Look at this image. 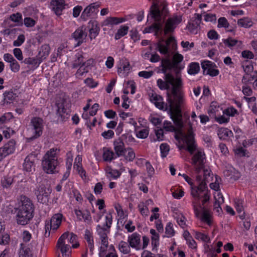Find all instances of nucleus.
<instances>
[{
    "label": "nucleus",
    "mask_w": 257,
    "mask_h": 257,
    "mask_svg": "<svg viewBox=\"0 0 257 257\" xmlns=\"http://www.w3.org/2000/svg\"><path fill=\"white\" fill-rule=\"evenodd\" d=\"M72 36L77 42L76 46H79L83 42V40L86 36V33L84 32L82 27H79L75 31Z\"/></svg>",
    "instance_id": "nucleus-29"
},
{
    "label": "nucleus",
    "mask_w": 257,
    "mask_h": 257,
    "mask_svg": "<svg viewBox=\"0 0 257 257\" xmlns=\"http://www.w3.org/2000/svg\"><path fill=\"white\" fill-rule=\"evenodd\" d=\"M34 244V241H32L28 244H20L19 257H33Z\"/></svg>",
    "instance_id": "nucleus-23"
},
{
    "label": "nucleus",
    "mask_w": 257,
    "mask_h": 257,
    "mask_svg": "<svg viewBox=\"0 0 257 257\" xmlns=\"http://www.w3.org/2000/svg\"><path fill=\"white\" fill-rule=\"evenodd\" d=\"M162 31V26L159 23H153L150 26L146 27L143 32L144 33H154L155 35H157L159 33Z\"/></svg>",
    "instance_id": "nucleus-30"
},
{
    "label": "nucleus",
    "mask_w": 257,
    "mask_h": 257,
    "mask_svg": "<svg viewBox=\"0 0 257 257\" xmlns=\"http://www.w3.org/2000/svg\"><path fill=\"white\" fill-rule=\"evenodd\" d=\"M204 75L215 77L219 74V71L215 63L209 60H203L201 63Z\"/></svg>",
    "instance_id": "nucleus-14"
},
{
    "label": "nucleus",
    "mask_w": 257,
    "mask_h": 257,
    "mask_svg": "<svg viewBox=\"0 0 257 257\" xmlns=\"http://www.w3.org/2000/svg\"><path fill=\"white\" fill-rule=\"evenodd\" d=\"M129 27L126 25H122L117 30L114 36L115 40L120 39L121 37L126 35L128 31Z\"/></svg>",
    "instance_id": "nucleus-45"
},
{
    "label": "nucleus",
    "mask_w": 257,
    "mask_h": 257,
    "mask_svg": "<svg viewBox=\"0 0 257 257\" xmlns=\"http://www.w3.org/2000/svg\"><path fill=\"white\" fill-rule=\"evenodd\" d=\"M237 24L241 27L247 28L252 26V22L250 19L247 17H244L238 20Z\"/></svg>",
    "instance_id": "nucleus-46"
},
{
    "label": "nucleus",
    "mask_w": 257,
    "mask_h": 257,
    "mask_svg": "<svg viewBox=\"0 0 257 257\" xmlns=\"http://www.w3.org/2000/svg\"><path fill=\"white\" fill-rule=\"evenodd\" d=\"M183 108H181V110ZM181 120L182 123V127L176 125V127L172 123L168 120H165L163 122V130L166 132H174L175 139L181 145L179 146L180 149H186L191 154H193L196 149L195 144L194 134L192 131V126H190L187 134L183 133L182 129L183 128V121L182 114H181Z\"/></svg>",
    "instance_id": "nucleus-2"
},
{
    "label": "nucleus",
    "mask_w": 257,
    "mask_h": 257,
    "mask_svg": "<svg viewBox=\"0 0 257 257\" xmlns=\"http://www.w3.org/2000/svg\"><path fill=\"white\" fill-rule=\"evenodd\" d=\"M84 238L87 243L90 251L92 252L94 248L93 233L89 230L86 229L85 230Z\"/></svg>",
    "instance_id": "nucleus-33"
},
{
    "label": "nucleus",
    "mask_w": 257,
    "mask_h": 257,
    "mask_svg": "<svg viewBox=\"0 0 257 257\" xmlns=\"http://www.w3.org/2000/svg\"><path fill=\"white\" fill-rule=\"evenodd\" d=\"M151 244L153 251H157L160 245V235L151 236Z\"/></svg>",
    "instance_id": "nucleus-60"
},
{
    "label": "nucleus",
    "mask_w": 257,
    "mask_h": 257,
    "mask_svg": "<svg viewBox=\"0 0 257 257\" xmlns=\"http://www.w3.org/2000/svg\"><path fill=\"white\" fill-rule=\"evenodd\" d=\"M205 158L204 151L201 150H198L193 156L192 163L196 167V172L200 173L201 169L203 168Z\"/></svg>",
    "instance_id": "nucleus-16"
},
{
    "label": "nucleus",
    "mask_w": 257,
    "mask_h": 257,
    "mask_svg": "<svg viewBox=\"0 0 257 257\" xmlns=\"http://www.w3.org/2000/svg\"><path fill=\"white\" fill-rule=\"evenodd\" d=\"M194 237L197 240L201 241L206 243H210V238L209 235L199 231H195Z\"/></svg>",
    "instance_id": "nucleus-44"
},
{
    "label": "nucleus",
    "mask_w": 257,
    "mask_h": 257,
    "mask_svg": "<svg viewBox=\"0 0 257 257\" xmlns=\"http://www.w3.org/2000/svg\"><path fill=\"white\" fill-rule=\"evenodd\" d=\"M57 149L52 148L47 152L42 160V165L44 171L47 174H53L59 165Z\"/></svg>",
    "instance_id": "nucleus-6"
},
{
    "label": "nucleus",
    "mask_w": 257,
    "mask_h": 257,
    "mask_svg": "<svg viewBox=\"0 0 257 257\" xmlns=\"http://www.w3.org/2000/svg\"><path fill=\"white\" fill-rule=\"evenodd\" d=\"M161 157L166 158L170 151V146L167 143H162L160 146Z\"/></svg>",
    "instance_id": "nucleus-54"
},
{
    "label": "nucleus",
    "mask_w": 257,
    "mask_h": 257,
    "mask_svg": "<svg viewBox=\"0 0 257 257\" xmlns=\"http://www.w3.org/2000/svg\"><path fill=\"white\" fill-rule=\"evenodd\" d=\"M127 241L132 248L137 250L141 249V235L139 233L134 232L129 235Z\"/></svg>",
    "instance_id": "nucleus-27"
},
{
    "label": "nucleus",
    "mask_w": 257,
    "mask_h": 257,
    "mask_svg": "<svg viewBox=\"0 0 257 257\" xmlns=\"http://www.w3.org/2000/svg\"><path fill=\"white\" fill-rule=\"evenodd\" d=\"M244 200L240 198L234 199V207L238 213H241L244 210Z\"/></svg>",
    "instance_id": "nucleus-52"
},
{
    "label": "nucleus",
    "mask_w": 257,
    "mask_h": 257,
    "mask_svg": "<svg viewBox=\"0 0 257 257\" xmlns=\"http://www.w3.org/2000/svg\"><path fill=\"white\" fill-rule=\"evenodd\" d=\"M3 96L4 99L7 104L13 103L16 98L18 97L17 94L14 92L13 89L5 91Z\"/></svg>",
    "instance_id": "nucleus-37"
},
{
    "label": "nucleus",
    "mask_w": 257,
    "mask_h": 257,
    "mask_svg": "<svg viewBox=\"0 0 257 257\" xmlns=\"http://www.w3.org/2000/svg\"><path fill=\"white\" fill-rule=\"evenodd\" d=\"M134 131L136 137L141 139L147 138L149 134V129L147 127L139 126V127H136Z\"/></svg>",
    "instance_id": "nucleus-36"
},
{
    "label": "nucleus",
    "mask_w": 257,
    "mask_h": 257,
    "mask_svg": "<svg viewBox=\"0 0 257 257\" xmlns=\"http://www.w3.org/2000/svg\"><path fill=\"white\" fill-rule=\"evenodd\" d=\"M165 233L167 237H171L175 235V231L174 229L173 224L171 222L167 223L165 227Z\"/></svg>",
    "instance_id": "nucleus-51"
},
{
    "label": "nucleus",
    "mask_w": 257,
    "mask_h": 257,
    "mask_svg": "<svg viewBox=\"0 0 257 257\" xmlns=\"http://www.w3.org/2000/svg\"><path fill=\"white\" fill-rule=\"evenodd\" d=\"M176 47L177 42L175 37L170 36L164 43H158L157 48L161 54L167 55L169 53V47H172V48L174 49L176 48Z\"/></svg>",
    "instance_id": "nucleus-12"
},
{
    "label": "nucleus",
    "mask_w": 257,
    "mask_h": 257,
    "mask_svg": "<svg viewBox=\"0 0 257 257\" xmlns=\"http://www.w3.org/2000/svg\"><path fill=\"white\" fill-rule=\"evenodd\" d=\"M218 135L222 140H226L227 138L233 136V133L227 128H220L218 130Z\"/></svg>",
    "instance_id": "nucleus-42"
},
{
    "label": "nucleus",
    "mask_w": 257,
    "mask_h": 257,
    "mask_svg": "<svg viewBox=\"0 0 257 257\" xmlns=\"http://www.w3.org/2000/svg\"><path fill=\"white\" fill-rule=\"evenodd\" d=\"M222 42L226 47L232 49L233 47L236 45L238 41L233 39L231 37H228L227 39H222Z\"/></svg>",
    "instance_id": "nucleus-47"
},
{
    "label": "nucleus",
    "mask_w": 257,
    "mask_h": 257,
    "mask_svg": "<svg viewBox=\"0 0 257 257\" xmlns=\"http://www.w3.org/2000/svg\"><path fill=\"white\" fill-rule=\"evenodd\" d=\"M74 211L78 221H83L87 224H91L92 222L91 213L88 209H75Z\"/></svg>",
    "instance_id": "nucleus-18"
},
{
    "label": "nucleus",
    "mask_w": 257,
    "mask_h": 257,
    "mask_svg": "<svg viewBox=\"0 0 257 257\" xmlns=\"http://www.w3.org/2000/svg\"><path fill=\"white\" fill-rule=\"evenodd\" d=\"M124 21L125 19L122 18L109 17L106 19V22L107 25H114L121 23Z\"/></svg>",
    "instance_id": "nucleus-55"
},
{
    "label": "nucleus",
    "mask_w": 257,
    "mask_h": 257,
    "mask_svg": "<svg viewBox=\"0 0 257 257\" xmlns=\"http://www.w3.org/2000/svg\"><path fill=\"white\" fill-rule=\"evenodd\" d=\"M157 84L162 90H168L172 85V94L174 98H172L168 93L167 101L170 102L169 106L171 108V111H173L174 116L178 118L180 114L179 107L185 103L184 95L181 91L183 85L181 77H175L171 73H167L165 75L164 80L160 78L157 80ZM176 121L178 124L180 123L178 119Z\"/></svg>",
    "instance_id": "nucleus-1"
},
{
    "label": "nucleus",
    "mask_w": 257,
    "mask_h": 257,
    "mask_svg": "<svg viewBox=\"0 0 257 257\" xmlns=\"http://www.w3.org/2000/svg\"><path fill=\"white\" fill-rule=\"evenodd\" d=\"M84 83L89 88H95L98 85V83L95 81L92 78H87L84 81Z\"/></svg>",
    "instance_id": "nucleus-64"
},
{
    "label": "nucleus",
    "mask_w": 257,
    "mask_h": 257,
    "mask_svg": "<svg viewBox=\"0 0 257 257\" xmlns=\"http://www.w3.org/2000/svg\"><path fill=\"white\" fill-rule=\"evenodd\" d=\"M160 67H161V72L165 75L168 73V71L173 69L171 61L167 58H162L161 60Z\"/></svg>",
    "instance_id": "nucleus-34"
},
{
    "label": "nucleus",
    "mask_w": 257,
    "mask_h": 257,
    "mask_svg": "<svg viewBox=\"0 0 257 257\" xmlns=\"http://www.w3.org/2000/svg\"><path fill=\"white\" fill-rule=\"evenodd\" d=\"M34 205L32 201L24 196L22 200V205L18 209L16 216L18 224L25 225L33 218L34 215Z\"/></svg>",
    "instance_id": "nucleus-3"
},
{
    "label": "nucleus",
    "mask_w": 257,
    "mask_h": 257,
    "mask_svg": "<svg viewBox=\"0 0 257 257\" xmlns=\"http://www.w3.org/2000/svg\"><path fill=\"white\" fill-rule=\"evenodd\" d=\"M229 26V23L225 17H220L217 21V27L218 28H227Z\"/></svg>",
    "instance_id": "nucleus-61"
},
{
    "label": "nucleus",
    "mask_w": 257,
    "mask_h": 257,
    "mask_svg": "<svg viewBox=\"0 0 257 257\" xmlns=\"http://www.w3.org/2000/svg\"><path fill=\"white\" fill-rule=\"evenodd\" d=\"M200 70L198 62H193L190 63L187 68V73L191 75H195L198 74Z\"/></svg>",
    "instance_id": "nucleus-39"
},
{
    "label": "nucleus",
    "mask_w": 257,
    "mask_h": 257,
    "mask_svg": "<svg viewBox=\"0 0 257 257\" xmlns=\"http://www.w3.org/2000/svg\"><path fill=\"white\" fill-rule=\"evenodd\" d=\"M183 60V56L179 53H175L172 58L171 63L175 72L176 77L181 76L180 73L185 68V64L182 63Z\"/></svg>",
    "instance_id": "nucleus-13"
},
{
    "label": "nucleus",
    "mask_w": 257,
    "mask_h": 257,
    "mask_svg": "<svg viewBox=\"0 0 257 257\" xmlns=\"http://www.w3.org/2000/svg\"><path fill=\"white\" fill-rule=\"evenodd\" d=\"M114 150L118 157L124 156L126 149L123 141L120 139L115 140L113 142Z\"/></svg>",
    "instance_id": "nucleus-25"
},
{
    "label": "nucleus",
    "mask_w": 257,
    "mask_h": 257,
    "mask_svg": "<svg viewBox=\"0 0 257 257\" xmlns=\"http://www.w3.org/2000/svg\"><path fill=\"white\" fill-rule=\"evenodd\" d=\"M23 242L20 244H28L32 238V234L28 230H24L22 233Z\"/></svg>",
    "instance_id": "nucleus-57"
},
{
    "label": "nucleus",
    "mask_w": 257,
    "mask_h": 257,
    "mask_svg": "<svg viewBox=\"0 0 257 257\" xmlns=\"http://www.w3.org/2000/svg\"><path fill=\"white\" fill-rule=\"evenodd\" d=\"M65 219L62 213H58L54 214L45 224V235L47 233L50 235V232H55L60 226L62 220Z\"/></svg>",
    "instance_id": "nucleus-9"
},
{
    "label": "nucleus",
    "mask_w": 257,
    "mask_h": 257,
    "mask_svg": "<svg viewBox=\"0 0 257 257\" xmlns=\"http://www.w3.org/2000/svg\"><path fill=\"white\" fill-rule=\"evenodd\" d=\"M66 239L72 244L76 242L77 236L72 232L69 233V232H65L59 238L57 242V246L60 250L63 257H69L71 253L70 245L65 243Z\"/></svg>",
    "instance_id": "nucleus-8"
},
{
    "label": "nucleus",
    "mask_w": 257,
    "mask_h": 257,
    "mask_svg": "<svg viewBox=\"0 0 257 257\" xmlns=\"http://www.w3.org/2000/svg\"><path fill=\"white\" fill-rule=\"evenodd\" d=\"M51 192V190L49 188L46 187L43 184L39 185L35 191L38 201L42 204L48 202Z\"/></svg>",
    "instance_id": "nucleus-15"
},
{
    "label": "nucleus",
    "mask_w": 257,
    "mask_h": 257,
    "mask_svg": "<svg viewBox=\"0 0 257 257\" xmlns=\"http://www.w3.org/2000/svg\"><path fill=\"white\" fill-rule=\"evenodd\" d=\"M36 156L33 154L28 155L25 158L23 164L24 171L28 173H33L35 171Z\"/></svg>",
    "instance_id": "nucleus-20"
},
{
    "label": "nucleus",
    "mask_w": 257,
    "mask_h": 257,
    "mask_svg": "<svg viewBox=\"0 0 257 257\" xmlns=\"http://www.w3.org/2000/svg\"><path fill=\"white\" fill-rule=\"evenodd\" d=\"M256 144H257V137H254L248 140H244L242 143L243 147L245 148Z\"/></svg>",
    "instance_id": "nucleus-62"
},
{
    "label": "nucleus",
    "mask_w": 257,
    "mask_h": 257,
    "mask_svg": "<svg viewBox=\"0 0 257 257\" xmlns=\"http://www.w3.org/2000/svg\"><path fill=\"white\" fill-rule=\"evenodd\" d=\"M89 36L91 40L95 39L99 34L100 28L96 22H94L92 24V27L89 29Z\"/></svg>",
    "instance_id": "nucleus-43"
},
{
    "label": "nucleus",
    "mask_w": 257,
    "mask_h": 257,
    "mask_svg": "<svg viewBox=\"0 0 257 257\" xmlns=\"http://www.w3.org/2000/svg\"><path fill=\"white\" fill-rule=\"evenodd\" d=\"M51 5L53 6V11L57 16H60L62 12L65 8L66 4L65 0H52Z\"/></svg>",
    "instance_id": "nucleus-28"
},
{
    "label": "nucleus",
    "mask_w": 257,
    "mask_h": 257,
    "mask_svg": "<svg viewBox=\"0 0 257 257\" xmlns=\"http://www.w3.org/2000/svg\"><path fill=\"white\" fill-rule=\"evenodd\" d=\"M181 21L182 18L180 16H175L172 18H168L165 25V34H167L173 32L177 25H178Z\"/></svg>",
    "instance_id": "nucleus-17"
},
{
    "label": "nucleus",
    "mask_w": 257,
    "mask_h": 257,
    "mask_svg": "<svg viewBox=\"0 0 257 257\" xmlns=\"http://www.w3.org/2000/svg\"><path fill=\"white\" fill-rule=\"evenodd\" d=\"M223 114L228 116L229 117L230 116L233 117L236 115H238L239 112L233 106H230L227 107L223 111Z\"/></svg>",
    "instance_id": "nucleus-49"
},
{
    "label": "nucleus",
    "mask_w": 257,
    "mask_h": 257,
    "mask_svg": "<svg viewBox=\"0 0 257 257\" xmlns=\"http://www.w3.org/2000/svg\"><path fill=\"white\" fill-rule=\"evenodd\" d=\"M196 17L192 22H189L187 25L188 30L192 33L196 34L198 28L200 27L202 21V16L199 14H195Z\"/></svg>",
    "instance_id": "nucleus-24"
},
{
    "label": "nucleus",
    "mask_w": 257,
    "mask_h": 257,
    "mask_svg": "<svg viewBox=\"0 0 257 257\" xmlns=\"http://www.w3.org/2000/svg\"><path fill=\"white\" fill-rule=\"evenodd\" d=\"M138 208L141 215L143 216H147L149 214V210L144 202H141L138 205Z\"/></svg>",
    "instance_id": "nucleus-59"
},
{
    "label": "nucleus",
    "mask_w": 257,
    "mask_h": 257,
    "mask_svg": "<svg viewBox=\"0 0 257 257\" xmlns=\"http://www.w3.org/2000/svg\"><path fill=\"white\" fill-rule=\"evenodd\" d=\"M107 178L109 180H116L121 175L122 172L119 170L108 167L105 170Z\"/></svg>",
    "instance_id": "nucleus-31"
},
{
    "label": "nucleus",
    "mask_w": 257,
    "mask_h": 257,
    "mask_svg": "<svg viewBox=\"0 0 257 257\" xmlns=\"http://www.w3.org/2000/svg\"><path fill=\"white\" fill-rule=\"evenodd\" d=\"M50 52V46L47 44L43 45L41 47L37 57L43 61L49 56Z\"/></svg>",
    "instance_id": "nucleus-38"
},
{
    "label": "nucleus",
    "mask_w": 257,
    "mask_h": 257,
    "mask_svg": "<svg viewBox=\"0 0 257 257\" xmlns=\"http://www.w3.org/2000/svg\"><path fill=\"white\" fill-rule=\"evenodd\" d=\"M100 6V3L99 2H96L90 4L82 12L81 15V19L84 21H87L89 18H95L99 12Z\"/></svg>",
    "instance_id": "nucleus-11"
},
{
    "label": "nucleus",
    "mask_w": 257,
    "mask_h": 257,
    "mask_svg": "<svg viewBox=\"0 0 257 257\" xmlns=\"http://www.w3.org/2000/svg\"><path fill=\"white\" fill-rule=\"evenodd\" d=\"M150 99L151 101L155 104V106L158 108L163 110H168L170 118L173 120L174 123H175L176 125L179 126V127H182V123L181 120V108H185V103L184 104H181L179 107L180 114V117H179L178 119L179 120L180 123L178 124L176 121V120L177 119V117L174 116V114H173V111H171V108L170 106H169L170 105V102L169 101H168V104L165 103L163 101V97L157 94H152L150 97Z\"/></svg>",
    "instance_id": "nucleus-7"
},
{
    "label": "nucleus",
    "mask_w": 257,
    "mask_h": 257,
    "mask_svg": "<svg viewBox=\"0 0 257 257\" xmlns=\"http://www.w3.org/2000/svg\"><path fill=\"white\" fill-rule=\"evenodd\" d=\"M197 175L196 176V179L197 182H204L206 186H207V183L209 182L210 179L213 178V174L210 169L207 168H205L204 166L201 169L200 173L197 172Z\"/></svg>",
    "instance_id": "nucleus-19"
},
{
    "label": "nucleus",
    "mask_w": 257,
    "mask_h": 257,
    "mask_svg": "<svg viewBox=\"0 0 257 257\" xmlns=\"http://www.w3.org/2000/svg\"><path fill=\"white\" fill-rule=\"evenodd\" d=\"M204 197L196 198L192 201V206L194 214L201 222L211 226L213 223V214L204 205L208 201L204 202Z\"/></svg>",
    "instance_id": "nucleus-4"
},
{
    "label": "nucleus",
    "mask_w": 257,
    "mask_h": 257,
    "mask_svg": "<svg viewBox=\"0 0 257 257\" xmlns=\"http://www.w3.org/2000/svg\"><path fill=\"white\" fill-rule=\"evenodd\" d=\"M102 150V158L104 162H111L116 158L114 152L110 148L103 147Z\"/></svg>",
    "instance_id": "nucleus-35"
},
{
    "label": "nucleus",
    "mask_w": 257,
    "mask_h": 257,
    "mask_svg": "<svg viewBox=\"0 0 257 257\" xmlns=\"http://www.w3.org/2000/svg\"><path fill=\"white\" fill-rule=\"evenodd\" d=\"M96 232L101 241V246H107L108 245V234L110 232V229L101 226L98 224L96 226Z\"/></svg>",
    "instance_id": "nucleus-21"
},
{
    "label": "nucleus",
    "mask_w": 257,
    "mask_h": 257,
    "mask_svg": "<svg viewBox=\"0 0 257 257\" xmlns=\"http://www.w3.org/2000/svg\"><path fill=\"white\" fill-rule=\"evenodd\" d=\"M235 155L239 157H244L246 156L248 153L247 151L241 146L236 147L233 150Z\"/></svg>",
    "instance_id": "nucleus-56"
},
{
    "label": "nucleus",
    "mask_w": 257,
    "mask_h": 257,
    "mask_svg": "<svg viewBox=\"0 0 257 257\" xmlns=\"http://www.w3.org/2000/svg\"><path fill=\"white\" fill-rule=\"evenodd\" d=\"M130 65L129 63L123 64L121 66L118 68L117 73L121 77H126L130 71Z\"/></svg>",
    "instance_id": "nucleus-41"
},
{
    "label": "nucleus",
    "mask_w": 257,
    "mask_h": 257,
    "mask_svg": "<svg viewBox=\"0 0 257 257\" xmlns=\"http://www.w3.org/2000/svg\"><path fill=\"white\" fill-rule=\"evenodd\" d=\"M130 247L131 246L130 244L124 241H120L118 245L119 251L125 254H128L131 252Z\"/></svg>",
    "instance_id": "nucleus-50"
},
{
    "label": "nucleus",
    "mask_w": 257,
    "mask_h": 257,
    "mask_svg": "<svg viewBox=\"0 0 257 257\" xmlns=\"http://www.w3.org/2000/svg\"><path fill=\"white\" fill-rule=\"evenodd\" d=\"M99 257H118L113 245L101 246L99 248Z\"/></svg>",
    "instance_id": "nucleus-22"
},
{
    "label": "nucleus",
    "mask_w": 257,
    "mask_h": 257,
    "mask_svg": "<svg viewBox=\"0 0 257 257\" xmlns=\"http://www.w3.org/2000/svg\"><path fill=\"white\" fill-rule=\"evenodd\" d=\"M14 179L11 176H4L2 178L1 185L4 188H10L13 183Z\"/></svg>",
    "instance_id": "nucleus-48"
},
{
    "label": "nucleus",
    "mask_w": 257,
    "mask_h": 257,
    "mask_svg": "<svg viewBox=\"0 0 257 257\" xmlns=\"http://www.w3.org/2000/svg\"><path fill=\"white\" fill-rule=\"evenodd\" d=\"M114 208L115 209L117 216H118V223L123 225L124 222V220L127 218V214H125L122 209L121 205L119 203L115 204Z\"/></svg>",
    "instance_id": "nucleus-32"
},
{
    "label": "nucleus",
    "mask_w": 257,
    "mask_h": 257,
    "mask_svg": "<svg viewBox=\"0 0 257 257\" xmlns=\"http://www.w3.org/2000/svg\"><path fill=\"white\" fill-rule=\"evenodd\" d=\"M16 141L14 139H11L5 143L4 145L1 147V149H2V151L7 157L14 153L16 150Z\"/></svg>",
    "instance_id": "nucleus-26"
},
{
    "label": "nucleus",
    "mask_w": 257,
    "mask_h": 257,
    "mask_svg": "<svg viewBox=\"0 0 257 257\" xmlns=\"http://www.w3.org/2000/svg\"><path fill=\"white\" fill-rule=\"evenodd\" d=\"M25 36L24 34H20L18 36L17 39L14 41L13 43V45L14 47H19L21 46L25 41Z\"/></svg>",
    "instance_id": "nucleus-63"
},
{
    "label": "nucleus",
    "mask_w": 257,
    "mask_h": 257,
    "mask_svg": "<svg viewBox=\"0 0 257 257\" xmlns=\"http://www.w3.org/2000/svg\"><path fill=\"white\" fill-rule=\"evenodd\" d=\"M112 211H109L108 213L105 216V222L104 224L101 225V226H104L105 228H107L110 229L112 224Z\"/></svg>",
    "instance_id": "nucleus-53"
},
{
    "label": "nucleus",
    "mask_w": 257,
    "mask_h": 257,
    "mask_svg": "<svg viewBox=\"0 0 257 257\" xmlns=\"http://www.w3.org/2000/svg\"><path fill=\"white\" fill-rule=\"evenodd\" d=\"M182 176L184 180L190 185L191 194L194 199L199 198L200 197H204V202L209 200L210 197V191L208 187L206 186L204 182L198 183L197 185H195L192 178L187 175L183 174Z\"/></svg>",
    "instance_id": "nucleus-5"
},
{
    "label": "nucleus",
    "mask_w": 257,
    "mask_h": 257,
    "mask_svg": "<svg viewBox=\"0 0 257 257\" xmlns=\"http://www.w3.org/2000/svg\"><path fill=\"white\" fill-rule=\"evenodd\" d=\"M42 62V60L37 56V57L26 58L24 60V63L25 64L32 65L35 69L37 68Z\"/></svg>",
    "instance_id": "nucleus-40"
},
{
    "label": "nucleus",
    "mask_w": 257,
    "mask_h": 257,
    "mask_svg": "<svg viewBox=\"0 0 257 257\" xmlns=\"http://www.w3.org/2000/svg\"><path fill=\"white\" fill-rule=\"evenodd\" d=\"M44 124V120L40 117L34 116L31 119L30 126L33 133L32 139H37L42 136Z\"/></svg>",
    "instance_id": "nucleus-10"
},
{
    "label": "nucleus",
    "mask_w": 257,
    "mask_h": 257,
    "mask_svg": "<svg viewBox=\"0 0 257 257\" xmlns=\"http://www.w3.org/2000/svg\"><path fill=\"white\" fill-rule=\"evenodd\" d=\"M176 219L178 224L181 228H185L187 227L186 218L182 213L178 214L176 217Z\"/></svg>",
    "instance_id": "nucleus-58"
}]
</instances>
